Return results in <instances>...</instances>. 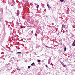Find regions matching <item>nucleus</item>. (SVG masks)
<instances>
[{
	"label": "nucleus",
	"mask_w": 75,
	"mask_h": 75,
	"mask_svg": "<svg viewBox=\"0 0 75 75\" xmlns=\"http://www.w3.org/2000/svg\"><path fill=\"white\" fill-rule=\"evenodd\" d=\"M66 50H67V48H66V47H65L64 50V51H66Z\"/></svg>",
	"instance_id": "obj_9"
},
{
	"label": "nucleus",
	"mask_w": 75,
	"mask_h": 75,
	"mask_svg": "<svg viewBox=\"0 0 75 75\" xmlns=\"http://www.w3.org/2000/svg\"><path fill=\"white\" fill-rule=\"evenodd\" d=\"M32 33H33V31H32L31 32Z\"/></svg>",
	"instance_id": "obj_18"
},
{
	"label": "nucleus",
	"mask_w": 75,
	"mask_h": 75,
	"mask_svg": "<svg viewBox=\"0 0 75 75\" xmlns=\"http://www.w3.org/2000/svg\"><path fill=\"white\" fill-rule=\"evenodd\" d=\"M31 67V66H28V68H30V67Z\"/></svg>",
	"instance_id": "obj_14"
},
{
	"label": "nucleus",
	"mask_w": 75,
	"mask_h": 75,
	"mask_svg": "<svg viewBox=\"0 0 75 75\" xmlns=\"http://www.w3.org/2000/svg\"><path fill=\"white\" fill-rule=\"evenodd\" d=\"M18 54H21V52H17Z\"/></svg>",
	"instance_id": "obj_12"
},
{
	"label": "nucleus",
	"mask_w": 75,
	"mask_h": 75,
	"mask_svg": "<svg viewBox=\"0 0 75 75\" xmlns=\"http://www.w3.org/2000/svg\"><path fill=\"white\" fill-rule=\"evenodd\" d=\"M1 18H0V21H1Z\"/></svg>",
	"instance_id": "obj_19"
},
{
	"label": "nucleus",
	"mask_w": 75,
	"mask_h": 75,
	"mask_svg": "<svg viewBox=\"0 0 75 75\" xmlns=\"http://www.w3.org/2000/svg\"><path fill=\"white\" fill-rule=\"evenodd\" d=\"M34 63H33L31 64V65L32 66H33V65H34Z\"/></svg>",
	"instance_id": "obj_6"
},
{
	"label": "nucleus",
	"mask_w": 75,
	"mask_h": 75,
	"mask_svg": "<svg viewBox=\"0 0 75 75\" xmlns=\"http://www.w3.org/2000/svg\"><path fill=\"white\" fill-rule=\"evenodd\" d=\"M45 66H46V67H48V66L47 65H45Z\"/></svg>",
	"instance_id": "obj_17"
},
{
	"label": "nucleus",
	"mask_w": 75,
	"mask_h": 75,
	"mask_svg": "<svg viewBox=\"0 0 75 75\" xmlns=\"http://www.w3.org/2000/svg\"><path fill=\"white\" fill-rule=\"evenodd\" d=\"M23 28V26H21V28Z\"/></svg>",
	"instance_id": "obj_16"
},
{
	"label": "nucleus",
	"mask_w": 75,
	"mask_h": 75,
	"mask_svg": "<svg viewBox=\"0 0 75 75\" xmlns=\"http://www.w3.org/2000/svg\"><path fill=\"white\" fill-rule=\"evenodd\" d=\"M38 7H39V5H37V6H36V8H38Z\"/></svg>",
	"instance_id": "obj_4"
},
{
	"label": "nucleus",
	"mask_w": 75,
	"mask_h": 75,
	"mask_svg": "<svg viewBox=\"0 0 75 75\" xmlns=\"http://www.w3.org/2000/svg\"><path fill=\"white\" fill-rule=\"evenodd\" d=\"M17 16H18V15H19V11H17Z\"/></svg>",
	"instance_id": "obj_1"
},
{
	"label": "nucleus",
	"mask_w": 75,
	"mask_h": 75,
	"mask_svg": "<svg viewBox=\"0 0 75 75\" xmlns=\"http://www.w3.org/2000/svg\"><path fill=\"white\" fill-rule=\"evenodd\" d=\"M47 6H48V8H50V5H49V4H47Z\"/></svg>",
	"instance_id": "obj_7"
},
{
	"label": "nucleus",
	"mask_w": 75,
	"mask_h": 75,
	"mask_svg": "<svg viewBox=\"0 0 75 75\" xmlns=\"http://www.w3.org/2000/svg\"><path fill=\"white\" fill-rule=\"evenodd\" d=\"M46 47H47V48H51V47H47V46H46Z\"/></svg>",
	"instance_id": "obj_10"
},
{
	"label": "nucleus",
	"mask_w": 75,
	"mask_h": 75,
	"mask_svg": "<svg viewBox=\"0 0 75 75\" xmlns=\"http://www.w3.org/2000/svg\"><path fill=\"white\" fill-rule=\"evenodd\" d=\"M40 60H38V62L39 63H40Z\"/></svg>",
	"instance_id": "obj_13"
},
{
	"label": "nucleus",
	"mask_w": 75,
	"mask_h": 75,
	"mask_svg": "<svg viewBox=\"0 0 75 75\" xmlns=\"http://www.w3.org/2000/svg\"><path fill=\"white\" fill-rule=\"evenodd\" d=\"M17 69V70H18V71H20V69L17 68V69Z\"/></svg>",
	"instance_id": "obj_11"
},
{
	"label": "nucleus",
	"mask_w": 75,
	"mask_h": 75,
	"mask_svg": "<svg viewBox=\"0 0 75 75\" xmlns=\"http://www.w3.org/2000/svg\"><path fill=\"white\" fill-rule=\"evenodd\" d=\"M63 67H66V66L64 64Z\"/></svg>",
	"instance_id": "obj_15"
},
{
	"label": "nucleus",
	"mask_w": 75,
	"mask_h": 75,
	"mask_svg": "<svg viewBox=\"0 0 75 75\" xmlns=\"http://www.w3.org/2000/svg\"><path fill=\"white\" fill-rule=\"evenodd\" d=\"M72 46H73V47H74L75 46V44H74V43H73L72 44Z\"/></svg>",
	"instance_id": "obj_5"
},
{
	"label": "nucleus",
	"mask_w": 75,
	"mask_h": 75,
	"mask_svg": "<svg viewBox=\"0 0 75 75\" xmlns=\"http://www.w3.org/2000/svg\"><path fill=\"white\" fill-rule=\"evenodd\" d=\"M60 1L61 2H62L64 1V0H60Z\"/></svg>",
	"instance_id": "obj_8"
},
{
	"label": "nucleus",
	"mask_w": 75,
	"mask_h": 75,
	"mask_svg": "<svg viewBox=\"0 0 75 75\" xmlns=\"http://www.w3.org/2000/svg\"><path fill=\"white\" fill-rule=\"evenodd\" d=\"M62 28H63V29L66 28L65 26V25H62Z\"/></svg>",
	"instance_id": "obj_2"
},
{
	"label": "nucleus",
	"mask_w": 75,
	"mask_h": 75,
	"mask_svg": "<svg viewBox=\"0 0 75 75\" xmlns=\"http://www.w3.org/2000/svg\"><path fill=\"white\" fill-rule=\"evenodd\" d=\"M16 24V25H18V26H19V23H18V22H17Z\"/></svg>",
	"instance_id": "obj_3"
}]
</instances>
